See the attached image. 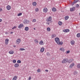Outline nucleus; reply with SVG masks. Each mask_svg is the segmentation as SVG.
<instances>
[{"instance_id": "22", "label": "nucleus", "mask_w": 80, "mask_h": 80, "mask_svg": "<svg viewBox=\"0 0 80 80\" xmlns=\"http://www.w3.org/2000/svg\"><path fill=\"white\" fill-rule=\"evenodd\" d=\"M43 41H41L40 42H39L40 45H43Z\"/></svg>"}, {"instance_id": "52", "label": "nucleus", "mask_w": 80, "mask_h": 80, "mask_svg": "<svg viewBox=\"0 0 80 80\" xmlns=\"http://www.w3.org/2000/svg\"><path fill=\"white\" fill-rule=\"evenodd\" d=\"M10 33H11V34H12V33H13V32H11Z\"/></svg>"}, {"instance_id": "27", "label": "nucleus", "mask_w": 80, "mask_h": 80, "mask_svg": "<svg viewBox=\"0 0 80 80\" xmlns=\"http://www.w3.org/2000/svg\"><path fill=\"white\" fill-rule=\"evenodd\" d=\"M46 55L47 57H50V53H49V52H47Z\"/></svg>"}, {"instance_id": "48", "label": "nucleus", "mask_w": 80, "mask_h": 80, "mask_svg": "<svg viewBox=\"0 0 80 80\" xmlns=\"http://www.w3.org/2000/svg\"><path fill=\"white\" fill-rule=\"evenodd\" d=\"M54 59H55V58L53 57L52 58V59L53 60H54Z\"/></svg>"}, {"instance_id": "51", "label": "nucleus", "mask_w": 80, "mask_h": 80, "mask_svg": "<svg viewBox=\"0 0 80 80\" xmlns=\"http://www.w3.org/2000/svg\"><path fill=\"white\" fill-rule=\"evenodd\" d=\"M5 33V34H7L8 33V32H6Z\"/></svg>"}, {"instance_id": "39", "label": "nucleus", "mask_w": 80, "mask_h": 80, "mask_svg": "<svg viewBox=\"0 0 80 80\" xmlns=\"http://www.w3.org/2000/svg\"><path fill=\"white\" fill-rule=\"evenodd\" d=\"M40 50H45V48H42Z\"/></svg>"}, {"instance_id": "36", "label": "nucleus", "mask_w": 80, "mask_h": 80, "mask_svg": "<svg viewBox=\"0 0 80 80\" xmlns=\"http://www.w3.org/2000/svg\"><path fill=\"white\" fill-rule=\"evenodd\" d=\"M64 48H61L60 49V50H64Z\"/></svg>"}, {"instance_id": "17", "label": "nucleus", "mask_w": 80, "mask_h": 80, "mask_svg": "<svg viewBox=\"0 0 80 80\" xmlns=\"http://www.w3.org/2000/svg\"><path fill=\"white\" fill-rule=\"evenodd\" d=\"M56 37H57V36L56 35V34H53L52 36V38H54Z\"/></svg>"}, {"instance_id": "24", "label": "nucleus", "mask_w": 80, "mask_h": 80, "mask_svg": "<svg viewBox=\"0 0 80 80\" xmlns=\"http://www.w3.org/2000/svg\"><path fill=\"white\" fill-rule=\"evenodd\" d=\"M39 11V9L38 8H36L35 9V12H38Z\"/></svg>"}, {"instance_id": "9", "label": "nucleus", "mask_w": 80, "mask_h": 80, "mask_svg": "<svg viewBox=\"0 0 80 80\" xmlns=\"http://www.w3.org/2000/svg\"><path fill=\"white\" fill-rule=\"evenodd\" d=\"M6 8L8 10H10L11 9V6L8 5L6 7Z\"/></svg>"}, {"instance_id": "16", "label": "nucleus", "mask_w": 80, "mask_h": 80, "mask_svg": "<svg viewBox=\"0 0 80 80\" xmlns=\"http://www.w3.org/2000/svg\"><path fill=\"white\" fill-rule=\"evenodd\" d=\"M57 10V9H56V8H53L52 9V12H55Z\"/></svg>"}, {"instance_id": "18", "label": "nucleus", "mask_w": 80, "mask_h": 80, "mask_svg": "<svg viewBox=\"0 0 80 80\" xmlns=\"http://www.w3.org/2000/svg\"><path fill=\"white\" fill-rule=\"evenodd\" d=\"M32 5H33V6H36L37 5V2H32Z\"/></svg>"}, {"instance_id": "15", "label": "nucleus", "mask_w": 80, "mask_h": 80, "mask_svg": "<svg viewBox=\"0 0 80 80\" xmlns=\"http://www.w3.org/2000/svg\"><path fill=\"white\" fill-rule=\"evenodd\" d=\"M62 23H62V22L61 21H59L58 22V24L59 25H60V26L61 25H62Z\"/></svg>"}, {"instance_id": "40", "label": "nucleus", "mask_w": 80, "mask_h": 80, "mask_svg": "<svg viewBox=\"0 0 80 80\" xmlns=\"http://www.w3.org/2000/svg\"><path fill=\"white\" fill-rule=\"evenodd\" d=\"M79 7V5L78 4H77L76 6V8H78Z\"/></svg>"}, {"instance_id": "41", "label": "nucleus", "mask_w": 80, "mask_h": 80, "mask_svg": "<svg viewBox=\"0 0 80 80\" xmlns=\"http://www.w3.org/2000/svg\"><path fill=\"white\" fill-rule=\"evenodd\" d=\"M17 28V26H14L12 28V30H13V29H15V28Z\"/></svg>"}, {"instance_id": "25", "label": "nucleus", "mask_w": 80, "mask_h": 80, "mask_svg": "<svg viewBox=\"0 0 80 80\" xmlns=\"http://www.w3.org/2000/svg\"><path fill=\"white\" fill-rule=\"evenodd\" d=\"M71 62H72V59H70L69 60H68V63H70Z\"/></svg>"}, {"instance_id": "5", "label": "nucleus", "mask_w": 80, "mask_h": 80, "mask_svg": "<svg viewBox=\"0 0 80 80\" xmlns=\"http://www.w3.org/2000/svg\"><path fill=\"white\" fill-rule=\"evenodd\" d=\"M23 22L25 24H28L30 23V21L27 20H24Z\"/></svg>"}, {"instance_id": "11", "label": "nucleus", "mask_w": 80, "mask_h": 80, "mask_svg": "<svg viewBox=\"0 0 80 80\" xmlns=\"http://www.w3.org/2000/svg\"><path fill=\"white\" fill-rule=\"evenodd\" d=\"M14 66L16 68H17L19 67V64L18 63H15L14 65Z\"/></svg>"}, {"instance_id": "35", "label": "nucleus", "mask_w": 80, "mask_h": 80, "mask_svg": "<svg viewBox=\"0 0 80 80\" xmlns=\"http://www.w3.org/2000/svg\"><path fill=\"white\" fill-rule=\"evenodd\" d=\"M20 50H25V49L23 48H21L20 49Z\"/></svg>"}, {"instance_id": "55", "label": "nucleus", "mask_w": 80, "mask_h": 80, "mask_svg": "<svg viewBox=\"0 0 80 80\" xmlns=\"http://www.w3.org/2000/svg\"><path fill=\"white\" fill-rule=\"evenodd\" d=\"M2 80H5V79H2Z\"/></svg>"}, {"instance_id": "29", "label": "nucleus", "mask_w": 80, "mask_h": 80, "mask_svg": "<svg viewBox=\"0 0 80 80\" xmlns=\"http://www.w3.org/2000/svg\"><path fill=\"white\" fill-rule=\"evenodd\" d=\"M78 73V72H77V71H75L74 72L73 74L74 75H77Z\"/></svg>"}, {"instance_id": "21", "label": "nucleus", "mask_w": 80, "mask_h": 80, "mask_svg": "<svg viewBox=\"0 0 80 80\" xmlns=\"http://www.w3.org/2000/svg\"><path fill=\"white\" fill-rule=\"evenodd\" d=\"M35 43H38V40L37 39H35L34 40Z\"/></svg>"}, {"instance_id": "3", "label": "nucleus", "mask_w": 80, "mask_h": 80, "mask_svg": "<svg viewBox=\"0 0 80 80\" xmlns=\"http://www.w3.org/2000/svg\"><path fill=\"white\" fill-rule=\"evenodd\" d=\"M62 63H68V59H64L62 61Z\"/></svg>"}, {"instance_id": "8", "label": "nucleus", "mask_w": 80, "mask_h": 80, "mask_svg": "<svg viewBox=\"0 0 80 80\" xmlns=\"http://www.w3.org/2000/svg\"><path fill=\"white\" fill-rule=\"evenodd\" d=\"M9 39H5V45H7L8 44Z\"/></svg>"}, {"instance_id": "10", "label": "nucleus", "mask_w": 80, "mask_h": 80, "mask_svg": "<svg viewBox=\"0 0 80 80\" xmlns=\"http://www.w3.org/2000/svg\"><path fill=\"white\" fill-rule=\"evenodd\" d=\"M75 7H73L70 8V11H71V12H73V11L75 10Z\"/></svg>"}, {"instance_id": "37", "label": "nucleus", "mask_w": 80, "mask_h": 80, "mask_svg": "<svg viewBox=\"0 0 80 80\" xmlns=\"http://www.w3.org/2000/svg\"><path fill=\"white\" fill-rule=\"evenodd\" d=\"M12 62H13V63H16V62H17V61H16V60L14 59V60H13Z\"/></svg>"}, {"instance_id": "31", "label": "nucleus", "mask_w": 80, "mask_h": 80, "mask_svg": "<svg viewBox=\"0 0 80 80\" xmlns=\"http://www.w3.org/2000/svg\"><path fill=\"white\" fill-rule=\"evenodd\" d=\"M17 62L18 63H21V61L20 60H18Z\"/></svg>"}, {"instance_id": "2", "label": "nucleus", "mask_w": 80, "mask_h": 80, "mask_svg": "<svg viewBox=\"0 0 80 80\" xmlns=\"http://www.w3.org/2000/svg\"><path fill=\"white\" fill-rule=\"evenodd\" d=\"M52 18L51 17H49L48 18L46 19V21L47 22H48L46 23V24H47L48 25H50V23H51L52 22Z\"/></svg>"}, {"instance_id": "53", "label": "nucleus", "mask_w": 80, "mask_h": 80, "mask_svg": "<svg viewBox=\"0 0 80 80\" xmlns=\"http://www.w3.org/2000/svg\"><path fill=\"white\" fill-rule=\"evenodd\" d=\"M36 29L35 28H34V30H36Z\"/></svg>"}, {"instance_id": "30", "label": "nucleus", "mask_w": 80, "mask_h": 80, "mask_svg": "<svg viewBox=\"0 0 80 80\" xmlns=\"http://www.w3.org/2000/svg\"><path fill=\"white\" fill-rule=\"evenodd\" d=\"M70 52V50L67 51L66 52V53L67 54L68 53H69Z\"/></svg>"}, {"instance_id": "19", "label": "nucleus", "mask_w": 80, "mask_h": 80, "mask_svg": "<svg viewBox=\"0 0 80 80\" xmlns=\"http://www.w3.org/2000/svg\"><path fill=\"white\" fill-rule=\"evenodd\" d=\"M17 76H15L13 77L12 80H17Z\"/></svg>"}, {"instance_id": "43", "label": "nucleus", "mask_w": 80, "mask_h": 80, "mask_svg": "<svg viewBox=\"0 0 80 80\" xmlns=\"http://www.w3.org/2000/svg\"><path fill=\"white\" fill-rule=\"evenodd\" d=\"M31 78H32V77H31V76H30L29 77V80H31Z\"/></svg>"}, {"instance_id": "26", "label": "nucleus", "mask_w": 80, "mask_h": 80, "mask_svg": "<svg viewBox=\"0 0 80 80\" xmlns=\"http://www.w3.org/2000/svg\"><path fill=\"white\" fill-rule=\"evenodd\" d=\"M77 36L78 38H79V37H80V33H78L77 35Z\"/></svg>"}, {"instance_id": "57", "label": "nucleus", "mask_w": 80, "mask_h": 80, "mask_svg": "<svg viewBox=\"0 0 80 80\" xmlns=\"http://www.w3.org/2000/svg\"><path fill=\"white\" fill-rule=\"evenodd\" d=\"M79 15H80V13H79Z\"/></svg>"}, {"instance_id": "34", "label": "nucleus", "mask_w": 80, "mask_h": 80, "mask_svg": "<svg viewBox=\"0 0 80 80\" xmlns=\"http://www.w3.org/2000/svg\"><path fill=\"white\" fill-rule=\"evenodd\" d=\"M22 15V13H20L19 14H18L17 15L18 16H21Z\"/></svg>"}, {"instance_id": "38", "label": "nucleus", "mask_w": 80, "mask_h": 80, "mask_svg": "<svg viewBox=\"0 0 80 80\" xmlns=\"http://www.w3.org/2000/svg\"><path fill=\"white\" fill-rule=\"evenodd\" d=\"M36 22V19H33L32 20V22Z\"/></svg>"}, {"instance_id": "56", "label": "nucleus", "mask_w": 80, "mask_h": 80, "mask_svg": "<svg viewBox=\"0 0 80 80\" xmlns=\"http://www.w3.org/2000/svg\"><path fill=\"white\" fill-rule=\"evenodd\" d=\"M63 52H65L64 50L62 51Z\"/></svg>"}, {"instance_id": "47", "label": "nucleus", "mask_w": 80, "mask_h": 80, "mask_svg": "<svg viewBox=\"0 0 80 80\" xmlns=\"http://www.w3.org/2000/svg\"><path fill=\"white\" fill-rule=\"evenodd\" d=\"M2 8H0V12H2Z\"/></svg>"}, {"instance_id": "46", "label": "nucleus", "mask_w": 80, "mask_h": 80, "mask_svg": "<svg viewBox=\"0 0 80 80\" xmlns=\"http://www.w3.org/2000/svg\"><path fill=\"white\" fill-rule=\"evenodd\" d=\"M40 52H44V50H40Z\"/></svg>"}, {"instance_id": "28", "label": "nucleus", "mask_w": 80, "mask_h": 80, "mask_svg": "<svg viewBox=\"0 0 80 80\" xmlns=\"http://www.w3.org/2000/svg\"><path fill=\"white\" fill-rule=\"evenodd\" d=\"M77 67L78 68H80V63L78 64L77 65Z\"/></svg>"}, {"instance_id": "45", "label": "nucleus", "mask_w": 80, "mask_h": 80, "mask_svg": "<svg viewBox=\"0 0 80 80\" xmlns=\"http://www.w3.org/2000/svg\"><path fill=\"white\" fill-rule=\"evenodd\" d=\"M75 64H71V65L72 66V67H73V66H74Z\"/></svg>"}, {"instance_id": "12", "label": "nucleus", "mask_w": 80, "mask_h": 80, "mask_svg": "<svg viewBox=\"0 0 80 80\" xmlns=\"http://www.w3.org/2000/svg\"><path fill=\"white\" fill-rule=\"evenodd\" d=\"M63 32H70V30L68 29H66L63 30Z\"/></svg>"}, {"instance_id": "7", "label": "nucleus", "mask_w": 80, "mask_h": 80, "mask_svg": "<svg viewBox=\"0 0 80 80\" xmlns=\"http://www.w3.org/2000/svg\"><path fill=\"white\" fill-rule=\"evenodd\" d=\"M43 12L44 13H47L48 12V9H47V8L45 7L43 9Z\"/></svg>"}, {"instance_id": "13", "label": "nucleus", "mask_w": 80, "mask_h": 80, "mask_svg": "<svg viewBox=\"0 0 80 80\" xmlns=\"http://www.w3.org/2000/svg\"><path fill=\"white\" fill-rule=\"evenodd\" d=\"M13 53H14L13 51L11 50L9 52V53L10 54H13Z\"/></svg>"}, {"instance_id": "23", "label": "nucleus", "mask_w": 80, "mask_h": 80, "mask_svg": "<svg viewBox=\"0 0 80 80\" xmlns=\"http://www.w3.org/2000/svg\"><path fill=\"white\" fill-rule=\"evenodd\" d=\"M68 18H69V17H68V16H66L65 17V20H68Z\"/></svg>"}, {"instance_id": "50", "label": "nucleus", "mask_w": 80, "mask_h": 80, "mask_svg": "<svg viewBox=\"0 0 80 80\" xmlns=\"http://www.w3.org/2000/svg\"><path fill=\"white\" fill-rule=\"evenodd\" d=\"M46 72H48V70L46 69L45 70Z\"/></svg>"}, {"instance_id": "54", "label": "nucleus", "mask_w": 80, "mask_h": 80, "mask_svg": "<svg viewBox=\"0 0 80 80\" xmlns=\"http://www.w3.org/2000/svg\"><path fill=\"white\" fill-rule=\"evenodd\" d=\"M14 47H16V46L14 45Z\"/></svg>"}, {"instance_id": "49", "label": "nucleus", "mask_w": 80, "mask_h": 80, "mask_svg": "<svg viewBox=\"0 0 80 80\" xmlns=\"http://www.w3.org/2000/svg\"><path fill=\"white\" fill-rule=\"evenodd\" d=\"M2 21V19H0V22Z\"/></svg>"}, {"instance_id": "6", "label": "nucleus", "mask_w": 80, "mask_h": 80, "mask_svg": "<svg viewBox=\"0 0 80 80\" xmlns=\"http://www.w3.org/2000/svg\"><path fill=\"white\" fill-rule=\"evenodd\" d=\"M21 42V39H18L16 41V44H19Z\"/></svg>"}, {"instance_id": "14", "label": "nucleus", "mask_w": 80, "mask_h": 80, "mask_svg": "<svg viewBox=\"0 0 80 80\" xmlns=\"http://www.w3.org/2000/svg\"><path fill=\"white\" fill-rule=\"evenodd\" d=\"M70 43L71 45H74L75 44V41L73 40H72L71 41Z\"/></svg>"}, {"instance_id": "32", "label": "nucleus", "mask_w": 80, "mask_h": 80, "mask_svg": "<svg viewBox=\"0 0 80 80\" xmlns=\"http://www.w3.org/2000/svg\"><path fill=\"white\" fill-rule=\"evenodd\" d=\"M79 1V0H75L74 2V3H76Z\"/></svg>"}, {"instance_id": "42", "label": "nucleus", "mask_w": 80, "mask_h": 80, "mask_svg": "<svg viewBox=\"0 0 80 80\" xmlns=\"http://www.w3.org/2000/svg\"><path fill=\"white\" fill-rule=\"evenodd\" d=\"M40 71H41L40 69H38L37 70V72H38V73L40 72Z\"/></svg>"}, {"instance_id": "1", "label": "nucleus", "mask_w": 80, "mask_h": 80, "mask_svg": "<svg viewBox=\"0 0 80 80\" xmlns=\"http://www.w3.org/2000/svg\"><path fill=\"white\" fill-rule=\"evenodd\" d=\"M55 40L58 45H63L62 42H60V39L59 38H56L55 39Z\"/></svg>"}, {"instance_id": "20", "label": "nucleus", "mask_w": 80, "mask_h": 80, "mask_svg": "<svg viewBox=\"0 0 80 80\" xmlns=\"http://www.w3.org/2000/svg\"><path fill=\"white\" fill-rule=\"evenodd\" d=\"M25 30L26 31H28L29 30V28L28 27H26L25 28Z\"/></svg>"}, {"instance_id": "33", "label": "nucleus", "mask_w": 80, "mask_h": 80, "mask_svg": "<svg viewBox=\"0 0 80 80\" xmlns=\"http://www.w3.org/2000/svg\"><path fill=\"white\" fill-rule=\"evenodd\" d=\"M47 30L48 31V32H49V31H50V28H47Z\"/></svg>"}, {"instance_id": "4", "label": "nucleus", "mask_w": 80, "mask_h": 80, "mask_svg": "<svg viewBox=\"0 0 80 80\" xmlns=\"http://www.w3.org/2000/svg\"><path fill=\"white\" fill-rule=\"evenodd\" d=\"M23 27H24V25H23V24L22 23H21L18 25V28L19 29L22 28H23Z\"/></svg>"}, {"instance_id": "44", "label": "nucleus", "mask_w": 80, "mask_h": 80, "mask_svg": "<svg viewBox=\"0 0 80 80\" xmlns=\"http://www.w3.org/2000/svg\"><path fill=\"white\" fill-rule=\"evenodd\" d=\"M72 65H71L70 66H69V68H72Z\"/></svg>"}]
</instances>
